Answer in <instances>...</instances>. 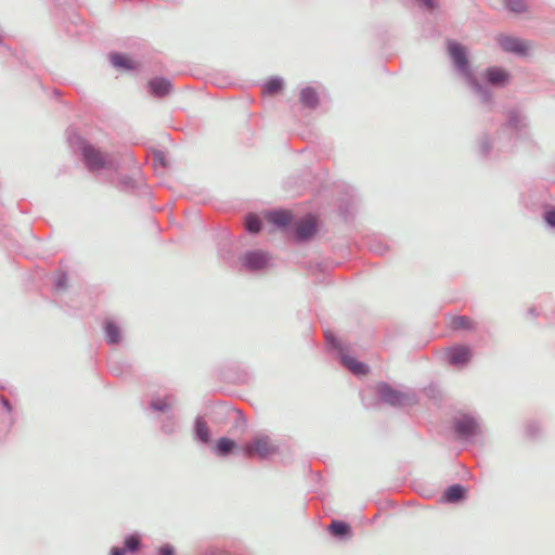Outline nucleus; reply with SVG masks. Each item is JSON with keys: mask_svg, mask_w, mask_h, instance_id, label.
Segmentation results:
<instances>
[{"mask_svg": "<svg viewBox=\"0 0 555 555\" xmlns=\"http://www.w3.org/2000/svg\"><path fill=\"white\" fill-rule=\"evenodd\" d=\"M141 535L138 532L130 533L124 538L122 546H113L109 555L135 554L142 548Z\"/></svg>", "mask_w": 555, "mask_h": 555, "instance_id": "nucleus-14", "label": "nucleus"}, {"mask_svg": "<svg viewBox=\"0 0 555 555\" xmlns=\"http://www.w3.org/2000/svg\"><path fill=\"white\" fill-rule=\"evenodd\" d=\"M451 327L455 331H476V323L466 315H455L451 320Z\"/></svg>", "mask_w": 555, "mask_h": 555, "instance_id": "nucleus-25", "label": "nucleus"}, {"mask_svg": "<svg viewBox=\"0 0 555 555\" xmlns=\"http://www.w3.org/2000/svg\"><path fill=\"white\" fill-rule=\"evenodd\" d=\"M156 162H158L162 166H165V155L162 152H156L154 155Z\"/></svg>", "mask_w": 555, "mask_h": 555, "instance_id": "nucleus-41", "label": "nucleus"}, {"mask_svg": "<svg viewBox=\"0 0 555 555\" xmlns=\"http://www.w3.org/2000/svg\"><path fill=\"white\" fill-rule=\"evenodd\" d=\"M245 423H246V421H245L243 414L240 411H237L236 412L235 426L236 427H245Z\"/></svg>", "mask_w": 555, "mask_h": 555, "instance_id": "nucleus-39", "label": "nucleus"}, {"mask_svg": "<svg viewBox=\"0 0 555 555\" xmlns=\"http://www.w3.org/2000/svg\"><path fill=\"white\" fill-rule=\"evenodd\" d=\"M104 339L107 345H117L122 340V332L120 326L112 319L103 322Z\"/></svg>", "mask_w": 555, "mask_h": 555, "instance_id": "nucleus-17", "label": "nucleus"}, {"mask_svg": "<svg viewBox=\"0 0 555 555\" xmlns=\"http://www.w3.org/2000/svg\"><path fill=\"white\" fill-rule=\"evenodd\" d=\"M109 371L115 376H119L120 374H122V369L117 362H112L109 364Z\"/></svg>", "mask_w": 555, "mask_h": 555, "instance_id": "nucleus-37", "label": "nucleus"}, {"mask_svg": "<svg viewBox=\"0 0 555 555\" xmlns=\"http://www.w3.org/2000/svg\"><path fill=\"white\" fill-rule=\"evenodd\" d=\"M499 138L511 139L513 147L516 141L525 140L529 137V120L527 115L517 107H512L506 112V119L498 129Z\"/></svg>", "mask_w": 555, "mask_h": 555, "instance_id": "nucleus-2", "label": "nucleus"}, {"mask_svg": "<svg viewBox=\"0 0 555 555\" xmlns=\"http://www.w3.org/2000/svg\"><path fill=\"white\" fill-rule=\"evenodd\" d=\"M528 313H529V314H531L532 317H535V315H537L535 308H533V307H532V308H530V309L528 310Z\"/></svg>", "mask_w": 555, "mask_h": 555, "instance_id": "nucleus-42", "label": "nucleus"}, {"mask_svg": "<svg viewBox=\"0 0 555 555\" xmlns=\"http://www.w3.org/2000/svg\"><path fill=\"white\" fill-rule=\"evenodd\" d=\"M0 404L2 406V409L4 410V412L7 413L8 415V427H11L14 422H15V418H14V414H13V405L11 404V402L9 401L8 398H5L4 396H1L0 397Z\"/></svg>", "mask_w": 555, "mask_h": 555, "instance_id": "nucleus-30", "label": "nucleus"}, {"mask_svg": "<svg viewBox=\"0 0 555 555\" xmlns=\"http://www.w3.org/2000/svg\"><path fill=\"white\" fill-rule=\"evenodd\" d=\"M205 555H230L228 552L219 550V548H212L209 550Z\"/></svg>", "mask_w": 555, "mask_h": 555, "instance_id": "nucleus-40", "label": "nucleus"}, {"mask_svg": "<svg viewBox=\"0 0 555 555\" xmlns=\"http://www.w3.org/2000/svg\"><path fill=\"white\" fill-rule=\"evenodd\" d=\"M327 531L338 541H348L353 535L351 526L343 520H332L327 527Z\"/></svg>", "mask_w": 555, "mask_h": 555, "instance_id": "nucleus-16", "label": "nucleus"}, {"mask_svg": "<svg viewBox=\"0 0 555 555\" xmlns=\"http://www.w3.org/2000/svg\"><path fill=\"white\" fill-rule=\"evenodd\" d=\"M543 220L547 227L555 229V206H551L544 210Z\"/></svg>", "mask_w": 555, "mask_h": 555, "instance_id": "nucleus-33", "label": "nucleus"}, {"mask_svg": "<svg viewBox=\"0 0 555 555\" xmlns=\"http://www.w3.org/2000/svg\"><path fill=\"white\" fill-rule=\"evenodd\" d=\"M117 186L122 192L131 193L138 189V182L131 176H121L118 178Z\"/></svg>", "mask_w": 555, "mask_h": 555, "instance_id": "nucleus-29", "label": "nucleus"}, {"mask_svg": "<svg viewBox=\"0 0 555 555\" xmlns=\"http://www.w3.org/2000/svg\"><path fill=\"white\" fill-rule=\"evenodd\" d=\"M262 225V220L258 215L251 212L245 217L244 228L246 232L257 234L261 231Z\"/></svg>", "mask_w": 555, "mask_h": 555, "instance_id": "nucleus-26", "label": "nucleus"}, {"mask_svg": "<svg viewBox=\"0 0 555 555\" xmlns=\"http://www.w3.org/2000/svg\"><path fill=\"white\" fill-rule=\"evenodd\" d=\"M68 142L70 146L75 150H79L82 152L83 145H89L79 134H77L75 131H68Z\"/></svg>", "mask_w": 555, "mask_h": 555, "instance_id": "nucleus-31", "label": "nucleus"}, {"mask_svg": "<svg viewBox=\"0 0 555 555\" xmlns=\"http://www.w3.org/2000/svg\"><path fill=\"white\" fill-rule=\"evenodd\" d=\"M478 155L485 159L498 158L501 154L511 152L513 143L511 139L499 138V131L492 137L482 132L477 139Z\"/></svg>", "mask_w": 555, "mask_h": 555, "instance_id": "nucleus-5", "label": "nucleus"}, {"mask_svg": "<svg viewBox=\"0 0 555 555\" xmlns=\"http://www.w3.org/2000/svg\"><path fill=\"white\" fill-rule=\"evenodd\" d=\"M467 489L460 483L449 486L442 493L443 503H459L466 499Z\"/></svg>", "mask_w": 555, "mask_h": 555, "instance_id": "nucleus-21", "label": "nucleus"}, {"mask_svg": "<svg viewBox=\"0 0 555 555\" xmlns=\"http://www.w3.org/2000/svg\"><path fill=\"white\" fill-rule=\"evenodd\" d=\"M109 61L113 66L126 70H132L135 68L134 62L126 54L120 52H111Z\"/></svg>", "mask_w": 555, "mask_h": 555, "instance_id": "nucleus-24", "label": "nucleus"}, {"mask_svg": "<svg viewBox=\"0 0 555 555\" xmlns=\"http://www.w3.org/2000/svg\"><path fill=\"white\" fill-rule=\"evenodd\" d=\"M68 284V275L66 272H60L54 281V287L56 289H65Z\"/></svg>", "mask_w": 555, "mask_h": 555, "instance_id": "nucleus-34", "label": "nucleus"}, {"mask_svg": "<svg viewBox=\"0 0 555 555\" xmlns=\"http://www.w3.org/2000/svg\"><path fill=\"white\" fill-rule=\"evenodd\" d=\"M448 363L454 367H464L473 359V350L469 346L455 344L446 350Z\"/></svg>", "mask_w": 555, "mask_h": 555, "instance_id": "nucleus-12", "label": "nucleus"}, {"mask_svg": "<svg viewBox=\"0 0 555 555\" xmlns=\"http://www.w3.org/2000/svg\"><path fill=\"white\" fill-rule=\"evenodd\" d=\"M243 268L249 272L262 271L271 264V255L262 249H248L238 258Z\"/></svg>", "mask_w": 555, "mask_h": 555, "instance_id": "nucleus-9", "label": "nucleus"}, {"mask_svg": "<svg viewBox=\"0 0 555 555\" xmlns=\"http://www.w3.org/2000/svg\"><path fill=\"white\" fill-rule=\"evenodd\" d=\"M147 91L154 98H163L168 95L172 90V85L165 77H154L147 82Z\"/></svg>", "mask_w": 555, "mask_h": 555, "instance_id": "nucleus-15", "label": "nucleus"}, {"mask_svg": "<svg viewBox=\"0 0 555 555\" xmlns=\"http://www.w3.org/2000/svg\"><path fill=\"white\" fill-rule=\"evenodd\" d=\"M172 402L173 396L167 395L165 397L152 398L149 403V408L152 411L167 413L164 418L159 420V430L167 437L176 435L180 429L178 418L170 410Z\"/></svg>", "mask_w": 555, "mask_h": 555, "instance_id": "nucleus-4", "label": "nucleus"}, {"mask_svg": "<svg viewBox=\"0 0 555 555\" xmlns=\"http://www.w3.org/2000/svg\"><path fill=\"white\" fill-rule=\"evenodd\" d=\"M221 256H222V258H223V259H229V258H231V256L227 257L224 254H221Z\"/></svg>", "mask_w": 555, "mask_h": 555, "instance_id": "nucleus-45", "label": "nucleus"}, {"mask_svg": "<svg viewBox=\"0 0 555 555\" xmlns=\"http://www.w3.org/2000/svg\"><path fill=\"white\" fill-rule=\"evenodd\" d=\"M81 155L87 168L90 171L100 169L117 171L119 168V162L116 157L101 153L91 144L82 146Z\"/></svg>", "mask_w": 555, "mask_h": 555, "instance_id": "nucleus-6", "label": "nucleus"}, {"mask_svg": "<svg viewBox=\"0 0 555 555\" xmlns=\"http://www.w3.org/2000/svg\"><path fill=\"white\" fill-rule=\"evenodd\" d=\"M267 220L279 229L289 232L292 215L285 209H273L266 214Z\"/></svg>", "mask_w": 555, "mask_h": 555, "instance_id": "nucleus-18", "label": "nucleus"}, {"mask_svg": "<svg viewBox=\"0 0 555 555\" xmlns=\"http://www.w3.org/2000/svg\"><path fill=\"white\" fill-rule=\"evenodd\" d=\"M300 104L309 109H315L320 104V96L313 87L307 86L299 92Z\"/></svg>", "mask_w": 555, "mask_h": 555, "instance_id": "nucleus-22", "label": "nucleus"}, {"mask_svg": "<svg viewBox=\"0 0 555 555\" xmlns=\"http://www.w3.org/2000/svg\"><path fill=\"white\" fill-rule=\"evenodd\" d=\"M237 448L236 442L228 437H221L217 440L214 452L218 456L224 457L231 454Z\"/></svg>", "mask_w": 555, "mask_h": 555, "instance_id": "nucleus-23", "label": "nucleus"}, {"mask_svg": "<svg viewBox=\"0 0 555 555\" xmlns=\"http://www.w3.org/2000/svg\"><path fill=\"white\" fill-rule=\"evenodd\" d=\"M503 5L509 12L515 14H522L528 11V4L526 0H502Z\"/></svg>", "mask_w": 555, "mask_h": 555, "instance_id": "nucleus-28", "label": "nucleus"}, {"mask_svg": "<svg viewBox=\"0 0 555 555\" xmlns=\"http://www.w3.org/2000/svg\"><path fill=\"white\" fill-rule=\"evenodd\" d=\"M384 249H385V248L378 247V248L374 249V251H375V253H379V254H382V253L384 251Z\"/></svg>", "mask_w": 555, "mask_h": 555, "instance_id": "nucleus-43", "label": "nucleus"}, {"mask_svg": "<svg viewBox=\"0 0 555 555\" xmlns=\"http://www.w3.org/2000/svg\"><path fill=\"white\" fill-rule=\"evenodd\" d=\"M498 43L500 48L506 53L521 57L528 55L529 46L527 41L520 38L508 35H501L498 38Z\"/></svg>", "mask_w": 555, "mask_h": 555, "instance_id": "nucleus-13", "label": "nucleus"}, {"mask_svg": "<svg viewBox=\"0 0 555 555\" xmlns=\"http://www.w3.org/2000/svg\"><path fill=\"white\" fill-rule=\"evenodd\" d=\"M481 78L483 80L482 85L487 86L490 90L491 88L503 89L511 83L512 75L503 67L489 66L482 72Z\"/></svg>", "mask_w": 555, "mask_h": 555, "instance_id": "nucleus-10", "label": "nucleus"}, {"mask_svg": "<svg viewBox=\"0 0 555 555\" xmlns=\"http://www.w3.org/2000/svg\"><path fill=\"white\" fill-rule=\"evenodd\" d=\"M447 50L456 76L469 88L480 105L491 112L495 105L494 93L477 77L468 59L467 48L457 41L448 40Z\"/></svg>", "mask_w": 555, "mask_h": 555, "instance_id": "nucleus-1", "label": "nucleus"}, {"mask_svg": "<svg viewBox=\"0 0 555 555\" xmlns=\"http://www.w3.org/2000/svg\"><path fill=\"white\" fill-rule=\"evenodd\" d=\"M158 555H176V550L171 544H164L162 545L158 551Z\"/></svg>", "mask_w": 555, "mask_h": 555, "instance_id": "nucleus-36", "label": "nucleus"}, {"mask_svg": "<svg viewBox=\"0 0 555 555\" xmlns=\"http://www.w3.org/2000/svg\"><path fill=\"white\" fill-rule=\"evenodd\" d=\"M318 232V224L312 216H308L306 219L295 222L289 228V234L298 243L308 242L314 237Z\"/></svg>", "mask_w": 555, "mask_h": 555, "instance_id": "nucleus-11", "label": "nucleus"}, {"mask_svg": "<svg viewBox=\"0 0 555 555\" xmlns=\"http://www.w3.org/2000/svg\"><path fill=\"white\" fill-rule=\"evenodd\" d=\"M452 429L457 440L473 442L482 435V420L474 413L460 412L452 420Z\"/></svg>", "mask_w": 555, "mask_h": 555, "instance_id": "nucleus-3", "label": "nucleus"}, {"mask_svg": "<svg viewBox=\"0 0 555 555\" xmlns=\"http://www.w3.org/2000/svg\"><path fill=\"white\" fill-rule=\"evenodd\" d=\"M3 43H4V42H3V37H2V35L0 34V46H3Z\"/></svg>", "mask_w": 555, "mask_h": 555, "instance_id": "nucleus-44", "label": "nucleus"}, {"mask_svg": "<svg viewBox=\"0 0 555 555\" xmlns=\"http://www.w3.org/2000/svg\"><path fill=\"white\" fill-rule=\"evenodd\" d=\"M375 392L382 403L392 408L403 406L406 403L413 402L415 398L413 393L398 390L386 382L377 383Z\"/></svg>", "mask_w": 555, "mask_h": 555, "instance_id": "nucleus-7", "label": "nucleus"}, {"mask_svg": "<svg viewBox=\"0 0 555 555\" xmlns=\"http://www.w3.org/2000/svg\"><path fill=\"white\" fill-rule=\"evenodd\" d=\"M526 431L528 436L535 437L540 433V424L538 422H530L527 424Z\"/></svg>", "mask_w": 555, "mask_h": 555, "instance_id": "nucleus-35", "label": "nucleus"}, {"mask_svg": "<svg viewBox=\"0 0 555 555\" xmlns=\"http://www.w3.org/2000/svg\"><path fill=\"white\" fill-rule=\"evenodd\" d=\"M284 88V80L279 76L270 77L263 83V93L264 94H276L281 92Z\"/></svg>", "mask_w": 555, "mask_h": 555, "instance_id": "nucleus-27", "label": "nucleus"}, {"mask_svg": "<svg viewBox=\"0 0 555 555\" xmlns=\"http://www.w3.org/2000/svg\"><path fill=\"white\" fill-rule=\"evenodd\" d=\"M324 337H325L326 344L331 348L337 350L338 353L344 351L339 339L334 334H332L331 332L327 331L324 333Z\"/></svg>", "mask_w": 555, "mask_h": 555, "instance_id": "nucleus-32", "label": "nucleus"}, {"mask_svg": "<svg viewBox=\"0 0 555 555\" xmlns=\"http://www.w3.org/2000/svg\"><path fill=\"white\" fill-rule=\"evenodd\" d=\"M339 361L351 373H353L354 375H358V376L366 375L370 371V367L367 364L357 360L356 358H353L349 354L344 353V351H341L339 353Z\"/></svg>", "mask_w": 555, "mask_h": 555, "instance_id": "nucleus-19", "label": "nucleus"}, {"mask_svg": "<svg viewBox=\"0 0 555 555\" xmlns=\"http://www.w3.org/2000/svg\"><path fill=\"white\" fill-rule=\"evenodd\" d=\"M279 451L269 436L259 435L247 441L243 446V452L246 457H258L259 460H268Z\"/></svg>", "mask_w": 555, "mask_h": 555, "instance_id": "nucleus-8", "label": "nucleus"}, {"mask_svg": "<svg viewBox=\"0 0 555 555\" xmlns=\"http://www.w3.org/2000/svg\"><path fill=\"white\" fill-rule=\"evenodd\" d=\"M423 7L434 10L437 8V0H417Z\"/></svg>", "mask_w": 555, "mask_h": 555, "instance_id": "nucleus-38", "label": "nucleus"}, {"mask_svg": "<svg viewBox=\"0 0 555 555\" xmlns=\"http://www.w3.org/2000/svg\"><path fill=\"white\" fill-rule=\"evenodd\" d=\"M193 438L199 443L208 444L211 440L210 429L203 416L195 417L193 423Z\"/></svg>", "mask_w": 555, "mask_h": 555, "instance_id": "nucleus-20", "label": "nucleus"}]
</instances>
